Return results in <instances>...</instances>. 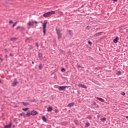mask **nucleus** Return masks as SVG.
<instances>
[{
    "label": "nucleus",
    "mask_w": 128,
    "mask_h": 128,
    "mask_svg": "<svg viewBox=\"0 0 128 128\" xmlns=\"http://www.w3.org/2000/svg\"><path fill=\"white\" fill-rule=\"evenodd\" d=\"M55 14L56 11H51L44 14H43V16H44V18H48V16H52V14Z\"/></svg>",
    "instance_id": "nucleus-1"
},
{
    "label": "nucleus",
    "mask_w": 128,
    "mask_h": 128,
    "mask_svg": "<svg viewBox=\"0 0 128 128\" xmlns=\"http://www.w3.org/2000/svg\"><path fill=\"white\" fill-rule=\"evenodd\" d=\"M56 32L58 36V40H60V38H62V33H60V30L56 29Z\"/></svg>",
    "instance_id": "nucleus-2"
},
{
    "label": "nucleus",
    "mask_w": 128,
    "mask_h": 128,
    "mask_svg": "<svg viewBox=\"0 0 128 128\" xmlns=\"http://www.w3.org/2000/svg\"><path fill=\"white\" fill-rule=\"evenodd\" d=\"M68 88V86H60L58 90H66V89Z\"/></svg>",
    "instance_id": "nucleus-3"
},
{
    "label": "nucleus",
    "mask_w": 128,
    "mask_h": 128,
    "mask_svg": "<svg viewBox=\"0 0 128 128\" xmlns=\"http://www.w3.org/2000/svg\"><path fill=\"white\" fill-rule=\"evenodd\" d=\"M46 22H45L43 24V28H42L43 32L44 34V35L46 34Z\"/></svg>",
    "instance_id": "nucleus-4"
},
{
    "label": "nucleus",
    "mask_w": 128,
    "mask_h": 128,
    "mask_svg": "<svg viewBox=\"0 0 128 128\" xmlns=\"http://www.w3.org/2000/svg\"><path fill=\"white\" fill-rule=\"evenodd\" d=\"M102 34V32H99L98 33H96L94 35V38H98V36H100Z\"/></svg>",
    "instance_id": "nucleus-5"
},
{
    "label": "nucleus",
    "mask_w": 128,
    "mask_h": 128,
    "mask_svg": "<svg viewBox=\"0 0 128 128\" xmlns=\"http://www.w3.org/2000/svg\"><path fill=\"white\" fill-rule=\"evenodd\" d=\"M78 86H80V88H88V87L86 86L84 84H78Z\"/></svg>",
    "instance_id": "nucleus-6"
},
{
    "label": "nucleus",
    "mask_w": 128,
    "mask_h": 128,
    "mask_svg": "<svg viewBox=\"0 0 128 128\" xmlns=\"http://www.w3.org/2000/svg\"><path fill=\"white\" fill-rule=\"evenodd\" d=\"M31 116H36V114H38V112L33 110L31 112Z\"/></svg>",
    "instance_id": "nucleus-7"
},
{
    "label": "nucleus",
    "mask_w": 128,
    "mask_h": 128,
    "mask_svg": "<svg viewBox=\"0 0 128 128\" xmlns=\"http://www.w3.org/2000/svg\"><path fill=\"white\" fill-rule=\"evenodd\" d=\"M96 99L100 100V102H104V100L102 99V98L98 97Z\"/></svg>",
    "instance_id": "nucleus-8"
},
{
    "label": "nucleus",
    "mask_w": 128,
    "mask_h": 128,
    "mask_svg": "<svg viewBox=\"0 0 128 128\" xmlns=\"http://www.w3.org/2000/svg\"><path fill=\"white\" fill-rule=\"evenodd\" d=\"M74 106V102H71L68 104V108H72V106Z\"/></svg>",
    "instance_id": "nucleus-9"
},
{
    "label": "nucleus",
    "mask_w": 128,
    "mask_h": 128,
    "mask_svg": "<svg viewBox=\"0 0 128 128\" xmlns=\"http://www.w3.org/2000/svg\"><path fill=\"white\" fill-rule=\"evenodd\" d=\"M118 37H116L115 39L114 40L113 42L114 44L118 43Z\"/></svg>",
    "instance_id": "nucleus-10"
},
{
    "label": "nucleus",
    "mask_w": 128,
    "mask_h": 128,
    "mask_svg": "<svg viewBox=\"0 0 128 128\" xmlns=\"http://www.w3.org/2000/svg\"><path fill=\"white\" fill-rule=\"evenodd\" d=\"M68 34H70V36H72L73 33L72 30H68Z\"/></svg>",
    "instance_id": "nucleus-11"
},
{
    "label": "nucleus",
    "mask_w": 128,
    "mask_h": 128,
    "mask_svg": "<svg viewBox=\"0 0 128 128\" xmlns=\"http://www.w3.org/2000/svg\"><path fill=\"white\" fill-rule=\"evenodd\" d=\"M38 56L40 60H42V54L39 53L38 54Z\"/></svg>",
    "instance_id": "nucleus-12"
},
{
    "label": "nucleus",
    "mask_w": 128,
    "mask_h": 128,
    "mask_svg": "<svg viewBox=\"0 0 128 128\" xmlns=\"http://www.w3.org/2000/svg\"><path fill=\"white\" fill-rule=\"evenodd\" d=\"M54 109L52 108V106H50L48 108V112H52Z\"/></svg>",
    "instance_id": "nucleus-13"
},
{
    "label": "nucleus",
    "mask_w": 128,
    "mask_h": 128,
    "mask_svg": "<svg viewBox=\"0 0 128 128\" xmlns=\"http://www.w3.org/2000/svg\"><path fill=\"white\" fill-rule=\"evenodd\" d=\"M18 84V82L15 81L12 84V86H16Z\"/></svg>",
    "instance_id": "nucleus-14"
},
{
    "label": "nucleus",
    "mask_w": 128,
    "mask_h": 128,
    "mask_svg": "<svg viewBox=\"0 0 128 128\" xmlns=\"http://www.w3.org/2000/svg\"><path fill=\"white\" fill-rule=\"evenodd\" d=\"M10 126H12V123H10V124L6 126L4 128H10Z\"/></svg>",
    "instance_id": "nucleus-15"
},
{
    "label": "nucleus",
    "mask_w": 128,
    "mask_h": 128,
    "mask_svg": "<svg viewBox=\"0 0 128 128\" xmlns=\"http://www.w3.org/2000/svg\"><path fill=\"white\" fill-rule=\"evenodd\" d=\"M42 120L44 122H46V118L44 116H42Z\"/></svg>",
    "instance_id": "nucleus-16"
},
{
    "label": "nucleus",
    "mask_w": 128,
    "mask_h": 128,
    "mask_svg": "<svg viewBox=\"0 0 128 128\" xmlns=\"http://www.w3.org/2000/svg\"><path fill=\"white\" fill-rule=\"evenodd\" d=\"M22 104L24 106H28V104H30V103L28 102H22Z\"/></svg>",
    "instance_id": "nucleus-17"
},
{
    "label": "nucleus",
    "mask_w": 128,
    "mask_h": 128,
    "mask_svg": "<svg viewBox=\"0 0 128 128\" xmlns=\"http://www.w3.org/2000/svg\"><path fill=\"white\" fill-rule=\"evenodd\" d=\"M16 40H18V38H13L10 39V40L12 42H16Z\"/></svg>",
    "instance_id": "nucleus-18"
},
{
    "label": "nucleus",
    "mask_w": 128,
    "mask_h": 128,
    "mask_svg": "<svg viewBox=\"0 0 128 128\" xmlns=\"http://www.w3.org/2000/svg\"><path fill=\"white\" fill-rule=\"evenodd\" d=\"M85 126L86 128H88V126H90V122H86L85 124Z\"/></svg>",
    "instance_id": "nucleus-19"
},
{
    "label": "nucleus",
    "mask_w": 128,
    "mask_h": 128,
    "mask_svg": "<svg viewBox=\"0 0 128 128\" xmlns=\"http://www.w3.org/2000/svg\"><path fill=\"white\" fill-rule=\"evenodd\" d=\"M38 68L39 70H42V64H39Z\"/></svg>",
    "instance_id": "nucleus-20"
},
{
    "label": "nucleus",
    "mask_w": 128,
    "mask_h": 128,
    "mask_svg": "<svg viewBox=\"0 0 128 128\" xmlns=\"http://www.w3.org/2000/svg\"><path fill=\"white\" fill-rule=\"evenodd\" d=\"M32 116V113L30 112H28L26 114V116Z\"/></svg>",
    "instance_id": "nucleus-21"
},
{
    "label": "nucleus",
    "mask_w": 128,
    "mask_h": 128,
    "mask_svg": "<svg viewBox=\"0 0 128 128\" xmlns=\"http://www.w3.org/2000/svg\"><path fill=\"white\" fill-rule=\"evenodd\" d=\"M22 110L24 112H26V110H28V108H22Z\"/></svg>",
    "instance_id": "nucleus-22"
},
{
    "label": "nucleus",
    "mask_w": 128,
    "mask_h": 128,
    "mask_svg": "<svg viewBox=\"0 0 128 128\" xmlns=\"http://www.w3.org/2000/svg\"><path fill=\"white\" fill-rule=\"evenodd\" d=\"M28 26H34V24H32V22H29L28 23Z\"/></svg>",
    "instance_id": "nucleus-23"
},
{
    "label": "nucleus",
    "mask_w": 128,
    "mask_h": 128,
    "mask_svg": "<svg viewBox=\"0 0 128 128\" xmlns=\"http://www.w3.org/2000/svg\"><path fill=\"white\" fill-rule=\"evenodd\" d=\"M106 120V118H101L100 119V120H101L102 121H104V120Z\"/></svg>",
    "instance_id": "nucleus-24"
},
{
    "label": "nucleus",
    "mask_w": 128,
    "mask_h": 128,
    "mask_svg": "<svg viewBox=\"0 0 128 128\" xmlns=\"http://www.w3.org/2000/svg\"><path fill=\"white\" fill-rule=\"evenodd\" d=\"M121 72H120V71H118L117 73H116V74L117 76H120L121 74Z\"/></svg>",
    "instance_id": "nucleus-25"
},
{
    "label": "nucleus",
    "mask_w": 128,
    "mask_h": 128,
    "mask_svg": "<svg viewBox=\"0 0 128 128\" xmlns=\"http://www.w3.org/2000/svg\"><path fill=\"white\" fill-rule=\"evenodd\" d=\"M61 72H66V69H64V68H62V69L61 70Z\"/></svg>",
    "instance_id": "nucleus-26"
},
{
    "label": "nucleus",
    "mask_w": 128,
    "mask_h": 128,
    "mask_svg": "<svg viewBox=\"0 0 128 128\" xmlns=\"http://www.w3.org/2000/svg\"><path fill=\"white\" fill-rule=\"evenodd\" d=\"M18 24V22H15L14 24L12 25V28H14V26H16V24Z\"/></svg>",
    "instance_id": "nucleus-27"
},
{
    "label": "nucleus",
    "mask_w": 128,
    "mask_h": 128,
    "mask_svg": "<svg viewBox=\"0 0 128 128\" xmlns=\"http://www.w3.org/2000/svg\"><path fill=\"white\" fill-rule=\"evenodd\" d=\"M121 94L122 96H125L126 95V93H124V92H122V93H121Z\"/></svg>",
    "instance_id": "nucleus-28"
},
{
    "label": "nucleus",
    "mask_w": 128,
    "mask_h": 128,
    "mask_svg": "<svg viewBox=\"0 0 128 128\" xmlns=\"http://www.w3.org/2000/svg\"><path fill=\"white\" fill-rule=\"evenodd\" d=\"M20 30H24V27L20 26Z\"/></svg>",
    "instance_id": "nucleus-29"
},
{
    "label": "nucleus",
    "mask_w": 128,
    "mask_h": 128,
    "mask_svg": "<svg viewBox=\"0 0 128 128\" xmlns=\"http://www.w3.org/2000/svg\"><path fill=\"white\" fill-rule=\"evenodd\" d=\"M54 112H56V113H58V109H56L55 110H54Z\"/></svg>",
    "instance_id": "nucleus-30"
},
{
    "label": "nucleus",
    "mask_w": 128,
    "mask_h": 128,
    "mask_svg": "<svg viewBox=\"0 0 128 128\" xmlns=\"http://www.w3.org/2000/svg\"><path fill=\"white\" fill-rule=\"evenodd\" d=\"M4 52H8V49H4Z\"/></svg>",
    "instance_id": "nucleus-31"
},
{
    "label": "nucleus",
    "mask_w": 128,
    "mask_h": 128,
    "mask_svg": "<svg viewBox=\"0 0 128 128\" xmlns=\"http://www.w3.org/2000/svg\"><path fill=\"white\" fill-rule=\"evenodd\" d=\"M88 43L89 44H92V42H90V41H88Z\"/></svg>",
    "instance_id": "nucleus-32"
},
{
    "label": "nucleus",
    "mask_w": 128,
    "mask_h": 128,
    "mask_svg": "<svg viewBox=\"0 0 128 128\" xmlns=\"http://www.w3.org/2000/svg\"><path fill=\"white\" fill-rule=\"evenodd\" d=\"M9 22H10V24H12V22H13L12 20H10L9 21Z\"/></svg>",
    "instance_id": "nucleus-33"
},
{
    "label": "nucleus",
    "mask_w": 128,
    "mask_h": 128,
    "mask_svg": "<svg viewBox=\"0 0 128 128\" xmlns=\"http://www.w3.org/2000/svg\"><path fill=\"white\" fill-rule=\"evenodd\" d=\"M19 28H20V26H18L17 28H16V29L19 30Z\"/></svg>",
    "instance_id": "nucleus-34"
},
{
    "label": "nucleus",
    "mask_w": 128,
    "mask_h": 128,
    "mask_svg": "<svg viewBox=\"0 0 128 128\" xmlns=\"http://www.w3.org/2000/svg\"><path fill=\"white\" fill-rule=\"evenodd\" d=\"M10 56H14V54H12V53H10Z\"/></svg>",
    "instance_id": "nucleus-35"
},
{
    "label": "nucleus",
    "mask_w": 128,
    "mask_h": 128,
    "mask_svg": "<svg viewBox=\"0 0 128 128\" xmlns=\"http://www.w3.org/2000/svg\"><path fill=\"white\" fill-rule=\"evenodd\" d=\"M36 46H37V48H38V43H36Z\"/></svg>",
    "instance_id": "nucleus-36"
},
{
    "label": "nucleus",
    "mask_w": 128,
    "mask_h": 128,
    "mask_svg": "<svg viewBox=\"0 0 128 128\" xmlns=\"http://www.w3.org/2000/svg\"><path fill=\"white\" fill-rule=\"evenodd\" d=\"M5 58H8V55H6V56H5Z\"/></svg>",
    "instance_id": "nucleus-37"
},
{
    "label": "nucleus",
    "mask_w": 128,
    "mask_h": 128,
    "mask_svg": "<svg viewBox=\"0 0 128 128\" xmlns=\"http://www.w3.org/2000/svg\"><path fill=\"white\" fill-rule=\"evenodd\" d=\"M22 114H24V113H21V114H20V116H22Z\"/></svg>",
    "instance_id": "nucleus-38"
},
{
    "label": "nucleus",
    "mask_w": 128,
    "mask_h": 128,
    "mask_svg": "<svg viewBox=\"0 0 128 128\" xmlns=\"http://www.w3.org/2000/svg\"><path fill=\"white\" fill-rule=\"evenodd\" d=\"M32 64H34V62H32Z\"/></svg>",
    "instance_id": "nucleus-39"
},
{
    "label": "nucleus",
    "mask_w": 128,
    "mask_h": 128,
    "mask_svg": "<svg viewBox=\"0 0 128 128\" xmlns=\"http://www.w3.org/2000/svg\"><path fill=\"white\" fill-rule=\"evenodd\" d=\"M0 60H2V58H0Z\"/></svg>",
    "instance_id": "nucleus-40"
},
{
    "label": "nucleus",
    "mask_w": 128,
    "mask_h": 128,
    "mask_svg": "<svg viewBox=\"0 0 128 128\" xmlns=\"http://www.w3.org/2000/svg\"><path fill=\"white\" fill-rule=\"evenodd\" d=\"M114 2H118V0H113Z\"/></svg>",
    "instance_id": "nucleus-41"
},
{
    "label": "nucleus",
    "mask_w": 128,
    "mask_h": 128,
    "mask_svg": "<svg viewBox=\"0 0 128 128\" xmlns=\"http://www.w3.org/2000/svg\"><path fill=\"white\" fill-rule=\"evenodd\" d=\"M34 22H36V24H38V22L36 21H34Z\"/></svg>",
    "instance_id": "nucleus-42"
},
{
    "label": "nucleus",
    "mask_w": 128,
    "mask_h": 128,
    "mask_svg": "<svg viewBox=\"0 0 128 128\" xmlns=\"http://www.w3.org/2000/svg\"><path fill=\"white\" fill-rule=\"evenodd\" d=\"M78 68H82L80 66H78Z\"/></svg>",
    "instance_id": "nucleus-43"
},
{
    "label": "nucleus",
    "mask_w": 128,
    "mask_h": 128,
    "mask_svg": "<svg viewBox=\"0 0 128 128\" xmlns=\"http://www.w3.org/2000/svg\"><path fill=\"white\" fill-rule=\"evenodd\" d=\"M0 82H2V80H0Z\"/></svg>",
    "instance_id": "nucleus-44"
},
{
    "label": "nucleus",
    "mask_w": 128,
    "mask_h": 128,
    "mask_svg": "<svg viewBox=\"0 0 128 128\" xmlns=\"http://www.w3.org/2000/svg\"><path fill=\"white\" fill-rule=\"evenodd\" d=\"M126 118H128V116H126Z\"/></svg>",
    "instance_id": "nucleus-45"
},
{
    "label": "nucleus",
    "mask_w": 128,
    "mask_h": 128,
    "mask_svg": "<svg viewBox=\"0 0 128 128\" xmlns=\"http://www.w3.org/2000/svg\"><path fill=\"white\" fill-rule=\"evenodd\" d=\"M26 40H30V38H26Z\"/></svg>",
    "instance_id": "nucleus-46"
},
{
    "label": "nucleus",
    "mask_w": 128,
    "mask_h": 128,
    "mask_svg": "<svg viewBox=\"0 0 128 128\" xmlns=\"http://www.w3.org/2000/svg\"><path fill=\"white\" fill-rule=\"evenodd\" d=\"M13 127L14 128V125H13Z\"/></svg>",
    "instance_id": "nucleus-47"
},
{
    "label": "nucleus",
    "mask_w": 128,
    "mask_h": 128,
    "mask_svg": "<svg viewBox=\"0 0 128 128\" xmlns=\"http://www.w3.org/2000/svg\"><path fill=\"white\" fill-rule=\"evenodd\" d=\"M76 124H78V123H76Z\"/></svg>",
    "instance_id": "nucleus-48"
}]
</instances>
